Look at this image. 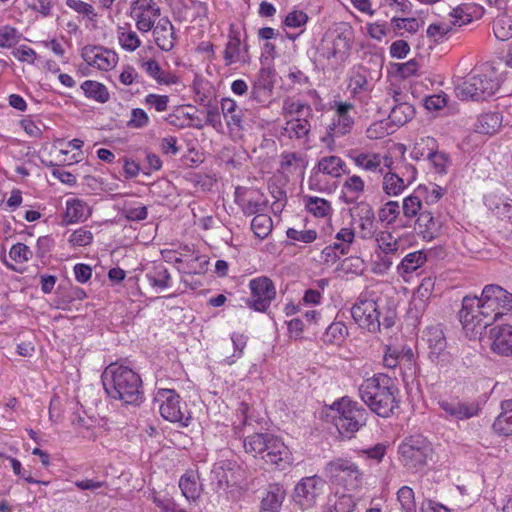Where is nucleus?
I'll return each instance as SVG.
<instances>
[{
  "label": "nucleus",
  "mask_w": 512,
  "mask_h": 512,
  "mask_svg": "<svg viewBox=\"0 0 512 512\" xmlns=\"http://www.w3.org/2000/svg\"><path fill=\"white\" fill-rule=\"evenodd\" d=\"M107 396L126 405H138L143 396L142 380L128 366L111 363L101 376Z\"/></svg>",
  "instance_id": "obj_1"
},
{
  "label": "nucleus",
  "mask_w": 512,
  "mask_h": 512,
  "mask_svg": "<svg viewBox=\"0 0 512 512\" xmlns=\"http://www.w3.org/2000/svg\"><path fill=\"white\" fill-rule=\"evenodd\" d=\"M359 394L369 409L380 417H390L399 408V390L386 374L378 373L365 379L359 387Z\"/></svg>",
  "instance_id": "obj_2"
},
{
  "label": "nucleus",
  "mask_w": 512,
  "mask_h": 512,
  "mask_svg": "<svg viewBox=\"0 0 512 512\" xmlns=\"http://www.w3.org/2000/svg\"><path fill=\"white\" fill-rule=\"evenodd\" d=\"M500 88V81L494 70L489 67L485 71L470 74L455 87L458 99L467 101L486 100Z\"/></svg>",
  "instance_id": "obj_3"
},
{
  "label": "nucleus",
  "mask_w": 512,
  "mask_h": 512,
  "mask_svg": "<svg viewBox=\"0 0 512 512\" xmlns=\"http://www.w3.org/2000/svg\"><path fill=\"white\" fill-rule=\"evenodd\" d=\"M331 409L336 412L335 426L339 433L351 438L361 427L366 425L368 412L358 402L343 397L333 403Z\"/></svg>",
  "instance_id": "obj_4"
},
{
  "label": "nucleus",
  "mask_w": 512,
  "mask_h": 512,
  "mask_svg": "<svg viewBox=\"0 0 512 512\" xmlns=\"http://www.w3.org/2000/svg\"><path fill=\"white\" fill-rule=\"evenodd\" d=\"M399 461L409 472L424 469L432 456L430 442L422 435L406 437L398 447Z\"/></svg>",
  "instance_id": "obj_5"
},
{
  "label": "nucleus",
  "mask_w": 512,
  "mask_h": 512,
  "mask_svg": "<svg viewBox=\"0 0 512 512\" xmlns=\"http://www.w3.org/2000/svg\"><path fill=\"white\" fill-rule=\"evenodd\" d=\"M480 314L493 324L504 315L512 312V293L496 284L484 286L481 293Z\"/></svg>",
  "instance_id": "obj_6"
},
{
  "label": "nucleus",
  "mask_w": 512,
  "mask_h": 512,
  "mask_svg": "<svg viewBox=\"0 0 512 512\" xmlns=\"http://www.w3.org/2000/svg\"><path fill=\"white\" fill-rule=\"evenodd\" d=\"M323 56L332 65L339 66L349 58L352 48V32L346 29L342 32H332L323 40Z\"/></svg>",
  "instance_id": "obj_7"
},
{
  "label": "nucleus",
  "mask_w": 512,
  "mask_h": 512,
  "mask_svg": "<svg viewBox=\"0 0 512 512\" xmlns=\"http://www.w3.org/2000/svg\"><path fill=\"white\" fill-rule=\"evenodd\" d=\"M326 486V481L318 475L303 477L294 488L293 500L301 509H310L316 505Z\"/></svg>",
  "instance_id": "obj_8"
},
{
  "label": "nucleus",
  "mask_w": 512,
  "mask_h": 512,
  "mask_svg": "<svg viewBox=\"0 0 512 512\" xmlns=\"http://www.w3.org/2000/svg\"><path fill=\"white\" fill-rule=\"evenodd\" d=\"M156 401H161L159 411L161 416L170 422H178L182 426H188L190 414L185 413L180 406L179 395L171 389H159Z\"/></svg>",
  "instance_id": "obj_9"
},
{
  "label": "nucleus",
  "mask_w": 512,
  "mask_h": 512,
  "mask_svg": "<svg viewBox=\"0 0 512 512\" xmlns=\"http://www.w3.org/2000/svg\"><path fill=\"white\" fill-rule=\"evenodd\" d=\"M249 287L251 298L247 300L248 306L255 311L265 312L276 297L272 280L265 276L257 277L250 281Z\"/></svg>",
  "instance_id": "obj_10"
},
{
  "label": "nucleus",
  "mask_w": 512,
  "mask_h": 512,
  "mask_svg": "<svg viewBox=\"0 0 512 512\" xmlns=\"http://www.w3.org/2000/svg\"><path fill=\"white\" fill-rule=\"evenodd\" d=\"M351 315L359 327L373 333L380 330V312L376 301L359 299L352 306Z\"/></svg>",
  "instance_id": "obj_11"
},
{
  "label": "nucleus",
  "mask_w": 512,
  "mask_h": 512,
  "mask_svg": "<svg viewBox=\"0 0 512 512\" xmlns=\"http://www.w3.org/2000/svg\"><path fill=\"white\" fill-rule=\"evenodd\" d=\"M437 404L445 419L464 421L479 415L480 406L477 402H463L458 398H440Z\"/></svg>",
  "instance_id": "obj_12"
},
{
  "label": "nucleus",
  "mask_w": 512,
  "mask_h": 512,
  "mask_svg": "<svg viewBox=\"0 0 512 512\" xmlns=\"http://www.w3.org/2000/svg\"><path fill=\"white\" fill-rule=\"evenodd\" d=\"M267 440L261 459L280 470L289 467L293 461L289 448L281 439L272 434L268 433Z\"/></svg>",
  "instance_id": "obj_13"
},
{
  "label": "nucleus",
  "mask_w": 512,
  "mask_h": 512,
  "mask_svg": "<svg viewBox=\"0 0 512 512\" xmlns=\"http://www.w3.org/2000/svg\"><path fill=\"white\" fill-rule=\"evenodd\" d=\"M481 302V296H465L463 298L459 318L464 328L474 330L477 327L486 328L492 325L480 314L482 310Z\"/></svg>",
  "instance_id": "obj_14"
},
{
  "label": "nucleus",
  "mask_w": 512,
  "mask_h": 512,
  "mask_svg": "<svg viewBox=\"0 0 512 512\" xmlns=\"http://www.w3.org/2000/svg\"><path fill=\"white\" fill-rule=\"evenodd\" d=\"M235 202L246 216L262 213L267 206L266 197L256 189L237 187Z\"/></svg>",
  "instance_id": "obj_15"
},
{
  "label": "nucleus",
  "mask_w": 512,
  "mask_h": 512,
  "mask_svg": "<svg viewBox=\"0 0 512 512\" xmlns=\"http://www.w3.org/2000/svg\"><path fill=\"white\" fill-rule=\"evenodd\" d=\"M423 340L426 341L429 348V359L437 364H443L448 361L449 353L446 351L447 342L443 329L439 326H431L424 332Z\"/></svg>",
  "instance_id": "obj_16"
},
{
  "label": "nucleus",
  "mask_w": 512,
  "mask_h": 512,
  "mask_svg": "<svg viewBox=\"0 0 512 512\" xmlns=\"http://www.w3.org/2000/svg\"><path fill=\"white\" fill-rule=\"evenodd\" d=\"M384 105L390 110V122L396 126H402L414 117V107L405 101V96L398 90L393 91L392 97L386 99Z\"/></svg>",
  "instance_id": "obj_17"
},
{
  "label": "nucleus",
  "mask_w": 512,
  "mask_h": 512,
  "mask_svg": "<svg viewBox=\"0 0 512 512\" xmlns=\"http://www.w3.org/2000/svg\"><path fill=\"white\" fill-rule=\"evenodd\" d=\"M336 114L328 125V136L331 138L341 137L349 133L354 125V105L348 102H335Z\"/></svg>",
  "instance_id": "obj_18"
},
{
  "label": "nucleus",
  "mask_w": 512,
  "mask_h": 512,
  "mask_svg": "<svg viewBox=\"0 0 512 512\" xmlns=\"http://www.w3.org/2000/svg\"><path fill=\"white\" fill-rule=\"evenodd\" d=\"M405 172L400 176L391 170L383 176L382 189L388 196H398L405 188L416 179V168L412 165H404Z\"/></svg>",
  "instance_id": "obj_19"
},
{
  "label": "nucleus",
  "mask_w": 512,
  "mask_h": 512,
  "mask_svg": "<svg viewBox=\"0 0 512 512\" xmlns=\"http://www.w3.org/2000/svg\"><path fill=\"white\" fill-rule=\"evenodd\" d=\"M81 56L88 65L103 71L112 69L117 63L116 54L100 46H85Z\"/></svg>",
  "instance_id": "obj_20"
},
{
  "label": "nucleus",
  "mask_w": 512,
  "mask_h": 512,
  "mask_svg": "<svg viewBox=\"0 0 512 512\" xmlns=\"http://www.w3.org/2000/svg\"><path fill=\"white\" fill-rule=\"evenodd\" d=\"M352 217L358 218L359 235L362 239H371L376 231L375 213L372 206L366 202H359L352 209Z\"/></svg>",
  "instance_id": "obj_21"
},
{
  "label": "nucleus",
  "mask_w": 512,
  "mask_h": 512,
  "mask_svg": "<svg viewBox=\"0 0 512 512\" xmlns=\"http://www.w3.org/2000/svg\"><path fill=\"white\" fill-rule=\"evenodd\" d=\"M274 87V71L269 67L259 70L253 83L250 97L257 103H264L268 100Z\"/></svg>",
  "instance_id": "obj_22"
},
{
  "label": "nucleus",
  "mask_w": 512,
  "mask_h": 512,
  "mask_svg": "<svg viewBox=\"0 0 512 512\" xmlns=\"http://www.w3.org/2000/svg\"><path fill=\"white\" fill-rule=\"evenodd\" d=\"M491 350L500 356H512V325L496 326L490 330Z\"/></svg>",
  "instance_id": "obj_23"
},
{
  "label": "nucleus",
  "mask_w": 512,
  "mask_h": 512,
  "mask_svg": "<svg viewBox=\"0 0 512 512\" xmlns=\"http://www.w3.org/2000/svg\"><path fill=\"white\" fill-rule=\"evenodd\" d=\"M155 44L162 51H171L176 42L175 29L167 17L158 20L153 29Z\"/></svg>",
  "instance_id": "obj_24"
},
{
  "label": "nucleus",
  "mask_w": 512,
  "mask_h": 512,
  "mask_svg": "<svg viewBox=\"0 0 512 512\" xmlns=\"http://www.w3.org/2000/svg\"><path fill=\"white\" fill-rule=\"evenodd\" d=\"M310 118L292 117L281 129V136L290 140L308 141L311 130Z\"/></svg>",
  "instance_id": "obj_25"
},
{
  "label": "nucleus",
  "mask_w": 512,
  "mask_h": 512,
  "mask_svg": "<svg viewBox=\"0 0 512 512\" xmlns=\"http://www.w3.org/2000/svg\"><path fill=\"white\" fill-rule=\"evenodd\" d=\"M286 497V490L280 484H271L261 501V512H279Z\"/></svg>",
  "instance_id": "obj_26"
},
{
  "label": "nucleus",
  "mask_w": 512,
  "mask_h": 512,
  "mask_svg": "<svg viewBox=\"0 0 512 512\" xmlns=\"http://www.w3.org/2000/svg\"><path fill=\"white\" fill-rule=\"evenodd\" d=\"M492 429L499 436L512 435V400L501 402V413L495 419Z\"/></svg>",
  "instance_id": "obj_27"
},
{
  "label": "nucleus",
  "mask_w": 512,
  "mask_h": 512,
  "mask_svg": "<svg viewBox=\"0 0 512 512\" xmlns=\"http://www.w3.org/2000/svg\"><path fill=\"white\" fill-rule=\"evenodd\" d=\"M438 227L439 225L433 213L429 210H423L417 216L414 229L417 233L421 234L424 239L432 240L438 232Z\"/></svg>",
  "instance_id": "obj_28"
},
{
  "label": "nucleus",
  "mask_w": 512,
  "mask_h": 512,
  "mask_svg": "<svg viewBox=\"0 0 512 512\" xmlns=\"http://www.w3.org/2000/svg\"><path fill=\"white\" fill-rule=\"evenodd\" d=\"M349 157L357 167L365 171L382 173L381 156L377 153L351 151Z\"/></svg>",
  "instance_id": "obj_29"
},
{
  "label": "nucleus",
  "mask_w": 512,
  "mask_h": 512,
  "mask_svg": "<svg viewBox=\"0 0 512 512\" xmlns=\"http://www.w3.org/2000/svg\"><path fill=\"white\" fill-rule=\"evenodd\" d=\"M198 479L197 472L187 471L179 480L182 494L189 501H195L201 494L202 486L198 483Z\"/></svg>",
  "instance_id": "obj_30"
},
{
  "label": "nucleus",
  "mask_w": 512,
  "mask_h": 512,
  "mask_svg": "<svg viewBox=\"0 0 512 512\" xmlns=\"http://www.w3.org/2000/svg\"><path fill=\"white\" fill-rule=\"evenodd\" d=\"M141 68L160 85H170L177 82V78L170 72L164 71L156 60L142 61Z\"/></svg>",
  "instance_id": "obj_31"
},
{
  "label": "nucleus",
  "mask_w": 512,
  "mask_h": 512,
  "mask_svg": "<svg viewBox=\"0 0 512 512\" xmlns=\"http://www.w3.org/2000/svg\"><path fill=\"white\" fill-rule=\"evenodd\" d=\"M325 472L332 478H338L342 473L353 476L355 480L361 475L358 466L345 459H336L327 464Z\"/></svg>",
  "instance_id": "obj_32"
},
{
  "label": "nucleus",
  "mask_w": 512,
  "mask_h": 512,
  "mask_svg": "<svg viewBox=\"0 0 512 512\" xmlns=\"http://www.w3.org/2000/svg\"><path fill=\"white\" fill-rule=\"evenodd\" d=\"M247 49H241V40L238 35H230L224 50V61L226 66L236 62H246Z\"/></svg>",
  "instance_id": "obj_33"
},
{
  "label": "nucleus",
  "mask_w": 512,
  "mask_h": 512,
  "mask_svg": "<svg viewBox=\"0 0 512 512\" xmlns=\"http://www.w3.org/2000/svg\"><path fill=\"white\" fill-rule=\"evenodd\" d=\"M438 144L433 137H421L419 138L411 151V155L414 159H430L433 154L437 151Z\"/></svg>",
  "instance_id": "obj_34"
},
{
  "label": "nucleus",
  "mask_w": 512,
  "mask_h": 512,
  "mask_svg": "<svg viewBox=\"0 0 512 512\" xmlns=\"http://www.w3.org/2000/svg\"><path fill=\"white\" fill-rule=\"evenodd\" d=\"M486 207L499 217L512 220V204L494 194L485 197Z\"/></svg>",
  "instance_id": "obj_35"
},
{
  "label": "nucleus",
  "mask_w": 512,
  "mask_h": 512,
  "mask_svg": "<svg viewBox=\"0 0 512 512\" xmlns=\"http://www.w3.org/2000/svg\"><path fill=\"white\" fill-rule=\"evenodd\" d=\"M345 167V162L338 156L323 157L318 162V170L320 172L335 178L343 173H347Z\"/></svg>",
  "instance_id": "obj_36"
},
{
  "label": "nucleus",
  "mask_w": 512,
  "mask_h": 512,
  "mask_svg": "<svg viewBox=\"0 0 512 512\" xmlns=\"http://www.w3.org/2000/svg\"><path fill=\"white\" fill-rule=\"evenodd\" d=\"M81 89L86 97L100 103H106L110 98V94L106 86L97 81L86 80L81 84Z\"/></svg>",
  "instance_id": "obj_37"
},
{
  "label": "nucleus",
  "mask_w": 512,
  "mask_h": 512,
  "mask_svg": "<svg viewBox=\"0 0 512 512\" xmlns=\"http://www.w3.org/2000/svg\"><path fill=\"white\" fill-rule=\"evenodd\" d=\"M422 187H418L414 194L404 198L402 203L403 214L406 218L412 219L423 211V204L421 201Z\"/></svg>",
  "instance_id": "obj_38"
},
{
  "label": "nucleus",
  "mask_w": 512,
  "mask_h": 512,
  "mask_svg": "<svg viewBox=\"0 0 512 512\" xmlns=\"http://www.w3.org/2000/svg\"><path fill=\"white\" fill-rule=\"evenodd\" d=\"M426 261V255L421 251H415L407 254L398 265L400 274H410L416 271Z\"/></svg>",
  "instance_id": "obj_39"
},
{
  "label": "nucleus",
  "mask_w": 512,
  "mask_h": 512,
  "mask_svg": "<svg viewBox=\"0 0 512 512\" xmlns=\"http://www.w3.org/2000/svg\"><path fill=\"white\" fill-rule=\"evenodd\" d=\"M306 209L316 217H326L331 213L330 203L319 197L304 196Z\"/></svg>",
  "instance_id": "obj_40"
},
{
  "label": "nucleus",
  "mask_w": 512,
  "mask_h": 512,
  "mask_svg": "<svg viewBox=\"0 0 512 512\" xmlns=\"http://www.w3.org/2000/svg\"><path fill=\"white\" fill-rule=\"evenodd\" d=\"M268 433H254L244 439V448L246 453L254 457L262 456L263 449L266 445Z\"/></svg>",
  "instance_id": "obj_41"
},
{
  "label": "nucleus",
  "mask_w": 512,
  "mask_h": 512,
  "mask_svg": "<svg viewBox=\"0 0 512 512\" xmlns=\"http://www.w3.org/2000/svg\"><path fill=\"white\" fill-rule=\"evenodd\" d=\"M502 116L499 113H487L478 119V132L494 134L501 125Z\"/></svg>",
  "instance_id": "obj_42"
},
{
  "label": "nucleus",
  "mask_w": 512,
  "mask_h": 512,
  "mask_svg": "<svg viewBox=\"0 0 512 512\" xmlns=\"http://www.w3.org/2000/svg\"><path fill=\"white\" fill-rule=\"evenodd\" d=\"M85 204L79 199L68 200L63 221L65 224L76 223L84 217Z\"/></svg>",
  "instance_id": "obj_43"
},
{
  "label": "nucleus",
  "mask_w": 512,
  "mask_h": 512,
  "mask_svg": "<svg viewBox=\"0 0 512 512\" xmlns=\"http://www.w3.org/2000/svg\"><path fill=\"white\" fill-rule=\"evenodd\" d=\"M493 32L501 41L512 38V18L507 15L498 16L493 22Z\"/></svg>",
  "instance_id": "obj_44"
},
{
  "label": "nucleus",
  "mask_w": 512,
  "mask_h": 512,
  "mask_svg": "<svg viewBox=\"0 0 512 512\" xmlns=\"http://www.w3.org/2000/svg\"><path fill=\"white\" fill-rule=\"evenodd\" d=\"M251 229L260 238H266L272 230V219L265 213L255 215L251 222Z\"/></svg>",
  "instance_id": "obj_45"
},
{
  "label": "nucleus",
  "mask_w": 512,
  "mask_h": 512,
  "mask_svg": "<svg viewBox=\"0 0 512 512\" xmlns=\"http://www.w3.org/2000/svg\"><path fill=\"white\" fill-rule=\"evenodd\" d=\"M282 114L285 117L296 115V117L312 118L313 110L311 106L306 103L285 101Z\"/></svg>",
  "instance_id": "obj_46"
},
{
  "label": "nucleus",
  "mask_w": 512,
  "mask_h": 512,
  "mask_svg": "<svg viewBox=\"0 0 512 512\" xmlns=\"http://www.w3.org/2000/svg\"><path fill=\"white\" fill-rule=\"evenodd\" d=\"M146 277L153 287L165 289L170 286L171 275L164 266L155 267L153 272L146 274Z\"/></svg>",
  "instance_id": "obj_47"
},
{
  "label": "nucleus",
  "mask_w": 512,
  "mask_h": 512,
  "mask_svg": "<svg viewBox=\"0 0 512 512\" xmlns=\"http://www.w3.org/2000/svg\"><path fill=\"white\" fill-rule=\"evenodd\" d=\"M397 501L400 505L399 510L416 512L414 491L411 487L402 486L397 492Z\"/></svg>",
  "instance_id": "obj_48"
},
{
  "label": "nucleus",
  "mask_w": 512,
  "mask_h": 512,
  "mask_svg": "<svg viewBox=\"0 0 512 512\" xmlns=\"http://www.w3.org/2000/svg\"><path fill=\"white\" fill-rule=\"evenodd\" d=\"M400 215V206L397 201L386 202L378 211L379 221L385 222L388 225L395 223Z\"/></svg>",
  "instance_id": "obj_49"
},
{
  "label": "nucleus",
  "mask_w": 512,
  "mask_h": 512,
  "mask_svg": "<svg viewBox=\"0 0 512 512\" xmlns=\"http://www.w3.org/2000/svg\"><path fill=\"white\" fill-rule=\"evenodd\" d=\"M348 333L347 327L342 322H333L327 328L323 336L326 343H337L344 339Z\"/></svg>",
  "instance_id": "obj_50"
},
{
  "label": "nucleus",
  "mask_w": 512,
  "mask_h": 512,
  "mask_svg": "<svg viewBox=\"0 0 512 512\" xmlns=\"http://www.w3.org/2000/svg\"><path fill=\"white\" fill-rule=\"evenodd\" d=\"M376 241L379 248L386 255H394L399 249V241L388 232H380Z\"/></svg>",
  "instance_id": "obj_51"
},
{
  "label": "nucleus",
  "mask_w": 512,
  "mask_h": 512,
  "mask_svg": "<svg viewBox=\"0 0 512 512\" xmlns=\"http://www.w3.org/2000/svg\"><path fill=\"white\" fill-rule=\"evenodd\" d=\"M21 39V34L16 28L11 26L0 27V47L1 48H12Z\"/></svg>",
  "instance_id": "obj_52"
},
{
  "label": "nucleus",
  "mask_w": 512,
  "mask_h": 512,
  "mask_svg": "<svg viewBox=\"0 0 512 512\" xmlns=\"http://www.w3.org/2000/svg\"><path fill=\"white\" fill-rule=\"evenodd\" d=\"M93 240V234L90 230L86 228H79L75 230L69 238V243L73 246H87Z\"/></svg>",
  "instance_id": "obj_53"
},
{
  "label": "nucleus",
  "mask_w": 512,
  "mask_h": 512,
  "mask_svg": "<svg viewBox=\"0 0 512 512\" xmlns=\"http://www.w3.org/2000/svg\"><path fill=\"white\" fill-rule=\"evenodd\" d=\"M9 256L17 263H24L32 257V251L27 245L17 243L11 247Z\"/></svg>",
  "instance_id": "obj_54"
},
{
  "label": "nucleus",
  "mask_w": 512,
  "mask_h": 512,
  "mask_svg": "<svg viewBox=\"0 0 512 512\" xmlns=\"http://www.w3.org/2000/svg\"><path fill=\"white\" fill-rule=\"evenodd\" d=\"M66 5L79 14H83L90 20H94L97 16L92 5L81 0H66Z\"/></svg>",
  "instance_id": "obj_55"
},
{
  "label": "nucleus",
  "mask_w": 512,
  "mask_h": 512,
  "mask_svg": "<svg viewBox=\"0 0 512 512\" xmlns=\"http://www.w3.org/2000/svg\"><path fill=\"white\" fill-rule=\"evenodd\" d=\"M144 103L148 107L154 108L157 112H164L168 108L169 97L167 95H158L152 93L145 97Z\"/></svg>",
  "instance_id": "obj_56"
},
{
  "label": "nucleus",
  "mask_w": 512,
  "mask_h": 512,
  "mask_svg": "<svg viewBox=\"0 0 512 512\" xmlns=\"http://www.w3.org/2000/svg\"><path fill=\"white\" fill-rule=\"evenodd\" d=\"M119 42L122 48H124L127 51H134L141 44L138 35L134 31L121 32L119 35Z\"/></svg>",
  "instance_id": "obj_57"
},
{
  "label": "nucleus",
  "mask_w": 512,
  "mask_h": 512,
  "mask_svg": "<svg viewBox=\"0 0 512 512\" xmlns=\"http://www.w3.org/2000/svg\"><path fill=\"white\" fill-rule=\"evenodd\" d=\"M133 10L138 13H151L153 17H159L161 14L160 7L156 5L154 0H136L132 4Z\"/></svg>",
  "instance_id": "obj_58"
},
{
  "label": "nucleus",
  "mask_w": 512,
  "mask_h": 512,
  "mask_svg": "<svg viewBox=\"0 0 512 512\" xmlns=\"http://www.w3.org/2000/svg\"><path fill=\"white\" fill-rule=\"evenodd\" d=\"M286 234L289 239L303 243H312L317 238V232L315 230L299 231L294 228H289Z\"/></svg>",
  "instance_id": "obj_59"
},
{
  "label": "nucleus",
  "mask_w": 512,
  "mask_h": 512,
  "mask_svg": "<svg viewBox=\"0 0 512 512\" xmlns=\"http://www.w3.org/2000/svg\"><path fill=\"white\" fill-rule=\"evenodd\" d=\"M308 21V16L300 10H293L286 16L284 25L289 28H299L304 26Z\"/></svg>",
  "instance_id": "obj_60"
},
{
  "label": "nucleus",
  "mask_w": 512,
  "mask_h": 512,
  "mask_svg": "<svg viewBox=\"0 0 512 512\" xmlns=\"http://www.w3.org/2000/svg\"><path fill=\"white\" fill-rule=\"evenodd\" d=\"M149 117L147 113L141 108H134L131 112V118L128 121V126L131 128L140 129L147 126Z\"/></svg>",
  "instance_id": "obj_61"
},
{
  "label": "nucleus",
  "mask_w": 512,
  "mask_h": 512,
  "mask_svg": "<svg viewBox=\"0 0 512 512\" xmlns=\"http://www.w3.org/2000/svg\"><path fill=\"white\" fill-rule=\"evenodd\" d=\"M450 16L453 18V25L461 26L471 21V14L467 12L466 5H458L453 8Z\"/></svg>",
  "instance_id": "obj_62"
},
{
  "label": "nucleus",
  "mask_w": 512,
  "mask_h": 512,
  "mask_svg": "<svg viewBox=\"0 0 512 512\" xmlns=\"http://www.w3.org/2000/svg\"><path fill=\"white\" fill-rule=\"evenodd\" d=\"M151 13H137L136 14V27L141 32H148L154 29L155 19Z\"/></svg>",
  "instance_id": "obj_63"
},
{
  "label": "nucleus",
  "mask_w": 512,
  "mask_h": 512,
  "mask_svg": "<svg viewBox=\"0 0 512 512\" xmlns=\"http://www.w3.org/2000/svg\"><path fill=\"white\" fill-rule=\"evenodd\" d=\"M343 188H345L348 192L354 193L356 196H358L359 194L363 193L365 184L360 176L352 175L345 180Z\"/></svg>",
  "instance_id": "obj_64"
}]
</instances>
